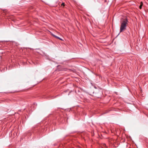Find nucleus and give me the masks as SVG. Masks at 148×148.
I'll return each mask as SVG.
<instances>
[{
	"instance_id": "obj_1",
	"label": "nucleus",
	"mask_w": 148,
	"mask_h": 148,
	"mask_svg": "<svg viewBox=\"0 0 148 148\" xmlns=\"http://www.w3.org/2000/svg\"><path fill=\"white\" fill-rule=\"evenodd\" d=\"M128 21L127 18H122L121 21V25L120 27V32H122L123 31L126 29V27L128 24Z\"/></svg>"
},
{
	"instance_id": "obj_2",
	"label": "nucleus",
	"mask_w": 148,
	"mask_h": 148,
	"mask_svg": "<svg viewBox=\"0 0 148 148\" xmlns=\"http://www.w3.org/2000/svg\"><path fill=\"white\" fill-rule=\"evenodd\" d=\"M52 35L53 37H55V38H57V39H60V40H62L61 38H60V37H58V36H56V35H54V34H52Z\"/></svg>"
},
{
	"instance_id": "obj_3",
	"label": "nucleus",
	"mask_w": 148,
	"mask_h": 148,
	"mask_svg": "<svg viewBox=\"0 0 148 148\" xmlns=\"http://www.w3.org/2000/svg\"><path fill=\"white\" fill-rule=\"evenodd\" d=\"M143 3L142 2H141V3H140V6H139V8L140 9H141L142 8V7L143 6Z\"/></svg>"
},
{
	"instance_id": "obj_4",
	"label": "nucleus",
	"mask_w": 148,
	"mask_h": 148,
	"mask_svg": "<svg viewBox=\"0 0 148 148\" xmlns=\"http://www.w3.org/2000/svg\"><path fill=\"white\" fill-rule=\"evenodd\" d=\"M61 6H64L65 5V4L64 3H62L61 5Z\"/></svg>"
},
{
	"instance_id": "obj_5",
	"label": "nucleus",
	"mask_w": 148,
	"mask_h": 148,
	"mask_svg": "<svg viewBox=\"0 0 148 148\" xmlns=\"http://www.w3.org/2000/svg\"><path fill=\"white\" fill-rule=\"evenodd\" d=\"M104 145H106V144H104Z\"/></svg>"
}]
</instances>
